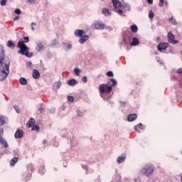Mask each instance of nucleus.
<instances>
[{
	"instance_id": "obj_6",
	"label": "nucleus",
	"mask_w": 182,
	"mask_h": 182,
	"mask_svg": "<svg viewBox=\"0 0 182 182\" xmlns=\"http://www.w3.org/2000/svg\"><path fill=\"white\" fill-rule=\"evenodd\" d=\"M112 4L114 12L118 14V15H123V6L122 3L117 0H112Z\"/></svg>"
},
{
	"instance_id": "obj_16",
	"label": "nucleus",
	"mask_w": 182,
	"mask_h": 182,
	"mask_svg": "<svg viewBox=\"0 0 182 182\" xmlns=\"http://www.w3.org/2000/svg\"><path fill=\"white\" fill-rule=\"evenodd\" d=\"M140 42L139 41V38L134 37L132 39V42L131 43V46H137Z\"/></svg>"
},
{
	"instance_id": "obj_7",
	"label": "nucleus",
	"mask_w": 182,
	"mask_h": 182,
	"mask_svg": "<svg viewBox=\"0 0 182 182\" xmlns=\"http://www.w3.org/2000/svg\"><path fill=\"white\" fill-rule=\"evenodd\" d=\"M168 48V43H161L158 46V50L159 52H164L166 49Z\"/></svg>"
},
{
	"instance_id": "obj_27",
	"label": "nucleus",
	"mask_w": 182,
	"mask_h": 182,
	"mask_svg": "<svg viewBox=\"0 0 182 182\" xmlns=\"http://www.w3.org/2000/svg\"><path fill=\"white\" fill-rule=\"evenodd\" d=\"M154 18V13L153 12V11H149V19H153Z\"/></svg>"
},
{
	"instance_id": "obj_25",
	"label": "nucleus",
	"mask_w": 182,
	"mask_h": 182,
	"mask_svg": "<svg viewBox=\"0 0 182 182\" xmlns=\"http://www.w3.org/2000/svg\"><path fill=\"white\" fill-rule=\"evenodd\" d=\"M7 46L9 48H15V43L12 41H9L7 43Z\"/></svg>"
},
{
	"instance_id": "obj_39",
	"label": "nucleus",
	"mask_w": 182,
	"mask_h": 182,
	"mask_svg": "<svg viewBox=\"0 0 182 182\" xmlns=\"http://www.w3.org/2000/svg\"><path fill=\"white\" fill-rule=\"evenodd\" d=\"M33 26H36V23H31V30L32 31H35V28H33Z\"/></svg>"
},
{
	"instance_id": "obj_44",
	"label": "nucleus",
	"mask_w": 182,
	"mask_h": 182,
	"mask_svg": "<svg viewBox=\"0 0 182 182\" xmlns=\"http://www.w3.org/2000/svg\"><path fill=\"white\" fill-rule=\"evenodd\" d=\"M134 130L137 132V133H140V131H139V129H137V125L135 126L134 127Z\"/></svg>"
},
{
	"instance_id": "obj_26",
	"label": "nucleus",
	"mask_w": 182,
	"mask_h": 182,
	"mask_svg": "<svg viewBox=\"0 0 182 182\" xmlns=\"http://www.w3.org/2000/svg\"><path fill=\"white\" fill-rule=\"evenodd\" d=\"M169 22H171L172 25H177V21L174 18H170L168 19Z\"/></svg>"
},
{
	"instance_id": "obj_48",
	"label": "nucleus",
	"mask_w": 182,
	"mask_h": 182,
	"mask_svg": "<svg viewBox=\"0 0 182 182\" xmlns=\"http://www.w3.org/2000/svg\"><path fill=\"white\" fill-rule=\"evenodd\" d=\"M68 49H72V46L70 44H68L67 46Z\"/></svg>"
},
{
	"instance_id": "obj_23",
	"label": "nucleus",
	"mask_w": 182,
	"mask_h": 182,
	"mask_svg": "<svg viewBox=\"0 0 182 182\" xmlns=\"http://www.w3.org/2000/svg\"><path fill=\"white\" fill-rule=\"evenodd\" d=\"M131 31L134 33H136V32H137V31H139V28H137V26L132 25V26H131Z\"/></svg>"
},
{
	"instance_id": "obj_50",
	"label": "nucleus",
	"mask_w": 182,
	"mask_h": 182,
	"mask_svg": "<svg viewBox=\"0 0 182 182\" xmlns=\"http://www.w3.org/2000/svg\"><path fill=\"white\" fill-rule=\"evenodd\" d=\"M46 143H48V140L44 139V140L43 141V144H46Z\"/></svg>"
},
{
	"instance_id": "obj_52",
	"label": "nucleus",
	"mask_w": 182,
	"mask_h": 182,
	"mask_svg": "<svg viewBox=\"0 0 182 182\" xmlns=\"http://www.w3.org/2000/svg\"><path fill=\"white\" fill-rule=\"evenodd\" d=\"M156 41H160V37H157Z\"/></svg>"
},
{
	"instance_id": "obj_13",
	"label": "nucleus",
	"mask_w": 182,
	"mask_h": 182,
	"mask_svg": "<svg viewBox=\"0 0 182 182\" xmlns=\"http://www.w3.org/2000/svg\"><path fill=\"white\" fill-rule=\"evenodd\" d=\"M75 36H77L78 38H82L83 35H85V31L82 30H76L75 31Z\"/></svg>"
},
{
	"instance_id": "obj_18",
	"label": "nucleus",
	"mask_w": 182,
	"mask_h": 182,
	"mask_svg": "<svg viewBox=\"0 0 182 182\" xmlns=\"http://www.w3.org/2000/svg\"><path fill=\"white\" fill-rule=\"evenodd\" d=\"M33 124H35V119H33V118H31L27 122L26 127L28 128H31Z\"/></svg>"
},
{
	"instance_id": "obj_4",
	"label": "nucleus",
	"mask_w": 182,
	"mask_h": 182,
	"mask_svg": "<svg viewBox=\"0 0 182 182\" xmlns=\"http://www.w3.org/2000/svg\"><path fill=\"white\" fill-rule=\"evenodd\" d=\"M4 124H5V117L0 116V143L4 146L5 149H8L9 145L8 144V142H6V140L2 137V134H4V129H2V126H4Z\"/></svg>"
},
{
	"instance_id": "obj_21",
	"label": "nucleus",
	"mask_w": 182,
	"mask_h": 182,
	"mask_svg": "<svg viewBox=\"0 0 182 182\" xmlns=\"http://www.w3.org/2000/svg\"><path fill=\"white\" fill-rule=\"evenodd\" d=\"M16 163H18V157H14L10 161V166H15Z\"/></svg>"
},
{
	"instance_id": "obj_19",
	"label": "nucleus",
	"mask_w": 182,
	"mask_h": 182,
	"mask_svg": "<svg viewBox=\"0 0 182 182\" xmlns=\"http://www.w3.org/2000/svg\"><path fill=\"white\" fill-rule=\"evenodd\" d=\"M77 83V81L75 79H71L68 81V86H75Z\"/></svg>"
},
{
	"instance_id": "obj_3",
	"label": "nucleus",
	"mask_w": 182,
	"mask_h": 182,
	"mask_svg": "<svg viewBox=\"0 0 182 182\" xmlns=\"http://www.w3.org/2000/svg\"><path fill=\"white\" fill-rule=\"evenodd\" d=\"M24 41H23L21 40L18 42V48H20L18 53H21V55H25V56H27V58H31V55H28L29 48H28V46H26V45L23 43L24 42H29V37H25Z\"/></svg>"
},
{
	"instance_id": "obj_15",
	"label": "nucleus",
	"mask_w": 182,
	"mask_h": 182,
	"mask_svg": "<svg viewBox=\"0 0 182 182\" xmlns=\"http://www.w3.org/2000/svg\"><path fill=\"white\" fill-rule=\"evenodd\" d=\"M33 79H39L41 77V73L37 70H34L33 72Z\"/></svg>"
},
{
	"instance_id": "obj_32",
	"label": "nucleus",
	"mask_w": 182,
	"mask_h": 182,
	"mask_svg": "<svg viewBox=\"0 0 182 182\" xmlns=\"http://www.w3.org/2000/svg\"><path fill=\"white\" fill-rule=\"evenodd\" d=\"M31 177H32V174L28 173L26 176V178H25L26 181H28V180H31Z\"/></svg>"
},
{
	"instance_id": "obj_14",
	"label": "nucleus",
	"mask_w": 182,
	"mask_h": 182,
	"mask_svg": "<svg viewBox=\"0 0 182 182\" xmlns=\"http://www.w3.org/2000/svg\"><path fill=\"white\" fill-rule=\"evenodd\" d=\"M80 38L79 40L80 43L83 44L85 43V42H86V41L89 39V36L85 35Z\"/></svg>"
},
{
	"instance_id": "obj_54",
	"label": "nucleus",
	"mask_w": 182,
	"mask_h": 182,
	"mask_svg": "<svg viewBox=\"0 0 182 182\" xmlns=\"http://www.w3.org/2000/svg\"><path fill=\"white\" fill-rule=\"evenodd\" d=\"M71 144H73V141H71Z\"/></svg>"
},
{
	"instance_id": "obj_57",
	"label": "nucleus",
	"mask_w": 182,
	"mask_h": 182,
	"mask_svg": "<svg viewBox=\"0 0 182 182\" xmlns=\"http://www.w3.org/2000/svg\"><path fill=\"white\" fill-rule=\"evenodd\" d=\"M181 54H182V51H181Z\"/></svg>"
},
{
	"instance_id": "obj_20",
	"label": "nucleus",
	"mask_w": 182,
	"mask_h": 182,
	"mask_svg": "<svg viewBox=\"0 0 182 182\" xmlns=\"http://www.w3.org/2000/svg\"><path fill=\"white\" fill-rule=\"evenodd\" d=\"M43 45L41 43H37L36 50H38V52H41V50H43Z\"/></svg>"
},
{
	"instance_id": "obj_8",
	"label": "nucleus",
	"mask_w": 182,
	"mask_h": 182,
	"mask_svg": "<svg viewBox=\"0 0 182 182\" xmlns=\"http://www.w3.org/2000/svg\"><path fill=\"white\" fill-rule=\"evenodd\" d=\"M168 42L169 43H173V45H176L177 43V41L174 39V35L171 32H169L168 33Z\"/></svg>"
},
{
	"instance_id": "obj_46",
	"label": "nucleus",
	"mask_w": 182,
	"mask_h": 182,
	"mask_svg": "<svg viewBox=\"0 0 182 182\" xmlns=\"http://www.w3.org/2000/svg\"><path fill=\"white\" fill-rule=\"evenodd\" d=\"M28 2H29V4H33V2H35V0H28Z\"/></svg>"
},
{
	"instance_id": "obj_12",
	"label": "nucleus",
	"mask_w": 182,
	"mask_h": 182,
	"mask_svg": "<svg viewBox=\"0 0 182 182\" xmlns=\"http://www.w3.org/2000/svg\"><path fill=\"white\" fill-rule=\"evenodd\" d=\"M124 160H126V154H122L121 156H119L117 159V161L119 164H120V163H123V161H124Z\"/></svg>"
},
{
	"instance_id": "obj_43",
	"label": "nucleus",
	"mask_w": 182,
	"mask_h": 182,
	"mask_svg": "<svg viewBox=\"0 0 182 182\" xmlns=\"http://www.w3.org/2000/svg\"><path fill=\"white\" fill-rule=\"evenodd\" d=\"M146 1H147L148 4H149V5H152V4H153V0H146Z\"/></svg>"
},
{
	"instance_id": "obj_49",
	"label": "nucleus",
	"mask_w": 182,
	"mask_h": 182,
	"mask_svg": "<svg viewBox=\"0 0 182 182\" xmlns=\"http://www.w3.org/2000/svg\"><path fill=\"white\" fill-rule=\"evenodd\" d=\"M26 65H27V66H32V63L28 62V63H26Z\"/></svg>"
},
{
	"instance_id": "obj_36",
	"label": "nucleus",
	"mask_w": 182,
	"mask_h": 182,
	"mask_svg": "<svg viewBox=\"0 0 182 182\" xmlns=\"http://www.w3.org/2000/svg\"><path fill=\"white\" fill-rule=\"evenodd\" d=\"M15 14H16L17 15H21L22 14V12L21 11V9H16L15 10Z\"/></svg>"
},
{
	"instance_id": "obj_51",
	"label": "nucleus",
	"mask_w": 182,
	"mask_h": 182,
	"mask_svg": "<svg viewBox=\"0 0 182 182\" xmlns=\"http://www.w3.org/2000/svg\"><path fill=\"white\" fill-rule=\"evenodd\" d=\"M124 102H121V106L123 107H124Z\"/></svg>"
},
{
	"instance_id": "obj_28",
	"label": "nucleus",
	"mask_w": 182,
	"mask_h": 182,
	"mask_svg": "<svg viewBox=\"0 0 182 182\" xmlns=\"http://www.w3.org/2000/svg\"><path fill=\"white\" fill-rule=\"evenodd\" d=\"M74 73H75L76 76H79L80 74V70L77 68L74 69Z\"/></svg>"
},
{
	"instance_id": "obj_38",
	"label": "nucleus",
	"mask_w": 182,
	"mask_h": 182,
	"mask_svg": "<svg viewBox=\"0 0 182 182\" xmlns=\"http://www.w3.org/2000/svg\"><path fill=\"white\" fill-rule=\"evenodd\" d=\"M139 129H141V130L144 129V126L143 125L142 123H139Z\"/></svg>"
},
{
	"instance_id": "obj_5",
	"label": "nucleus",
	"mask_w": 182,
	"mask_h": 182,
	"mask_svg": "<svg viewBox=\"0 0 182 182\" xmlns=\"http://www.w3.org/2000/svg\"><path fill=\"white\" fill-rule=\"evenodd\" d=\"M154 171V166L151 164H146L142 169L141 170V174H144L149 177L151 176V173Z\"/></svg>"
},
{
	"instance_id": "obj_35",
	"label": "nucleus",
	"mask_w": 182,
	"mask_h": 182,
	"mask_svg": "<svg viewBox=\"0 0 182 182\" xmlns=\"http://www.w3.org/2000/svg\"><path fill=\"white\" fill-rule=\"evenodd\" d=\"M163 5H164V0H159V6H160V8H161L163 6Z\"/></svg>"
},
{
	"instance_id": "obj_33",
	"label": "nucleus",
	"mask_w": 182,
	"mask_h": 182,
	"mask_svg": "<svg viewBox=\"0 0 182 182\" xmlns=\"http://www.w3.org/2000/svg\"><path fill=\"white\" fill-rule=\"evenodd\" d=\"M107 75L109 77H113V72L112 71H108L107 73Z\"/></svg>"
},
{
	"instance_id": "obj_37",
	"label": "nucleus",
	"mask_w": 182,
	"mask_h": 182,
	"mask_svg": "<svg viewBox=\"0 0 182 182\" xmlns=\"http://www.w3.org/2000/svg\"><path fill=\"white\" fill-rule=\"evenodd\" d=\"M82 82H85V83H86L87 82V77L86 76L82 77Z\"/></svg>"
},
{
	"instance_id": "obj_53",
	"label": "nucleus",
	"mask_w": 182,
	"mask_h": 182,
	"mask_svg": "<svg viewBox=\"0 0 182 182\" xmlns=\"http://www.w3.org/2000/svg\"><path fill=\"white\" fill-rule=\"evenodd\" d=\"M82 168H86V166H82Z\"/></svg>"
},
{
	"instance_id": "obj_17",
	"label": "nucleus",
	"mask_w": 182,
	"mask_h": 182,
	"mask_svg": "<svg viewBox=\"0 0 182 182\" xmlns=\"http://www.w3.org/2000/svg\"><path fill=\"white\" fill-rule=\"evenodd\" d=\"M60 86H62V82L60 81H57L53 85V89L55 90H58V89H60Z\"/></svg>"
},
{
	"instance_id": "obj_31",
	"label": "nucleus",
	"mask_w": 182,
	"mask_h": 182,
	"mask_svg": "<svg viewBox=\"0 0 182 182\" xmlns=\"http://www.w3.org/2000/svg\"><path fill=\"white\" fill-rule=\"evenodd\" d=\"M6 2H8V0H1L0 4L1 6H5V5H6Z\"/></svg>"
},
{
	"instance_id": "obj_47",
	"label": "nucleus",
	"mask_w": 182,
	"mask_h": 182,
	"mask_svg": "<svg viewBox=\"0 0 182 182\" xmlns=\"http://www.w3.org/2000/svg\"><path fill=\"white\" fill-rule=\"evenodd\" d=\"M18 19H19V16H16V17L14 18V21H18Z\"/></svg>"
},
{
	"instance_id": "obj_56",
	"label": "nucleus",
	"mask_w": 182,
	"mask_h": 182,
	"mask_svg": "<svg viewBox=\"0 0 182 182\" xmlns=\"http://www.w3.org/2000/svg\"><path fill=\"white\" fill-rule=\"evenodd\" d=\"M181 182H182V177H181Z\"/></svg>"
},
{
	"instance_id": "obj_41",
	"label": "nucleus",
	"mask_w": 182,
	"mask_h": 182,
	"mask_svg": "<svg viewBox=\"0 0 182 182\" xmlns=\"http://www.w3.org/2000/svg\"><path fill=\"white\" fill-rule=\"evenodd\" d=\"M124 8H126L127 11H130V6L129 4H125Z\"/></svg>"
},
{
	"instance_id": "obj_11",
	"label": "nucleus",
	"mask_w": 182,
	"mask_h": 182,
	"mask_svg": "<svg viewBox=\"0 0 182 182\" xmlns=\"http://www.w3.org/2000/svg\"><path fill=\"white\" fill-rule=\"evenodd\" d=\"M136 119H137V114H130L127 117L128 122H134V120H136Z\"/></svg>"
},
{
	"instance_id": "obj_10",
	"label": "nucleus",
	"mask_w": 182,
	"mask_h": 182,
	"mask_svg": "<svg viewBox=\"0 0 182 182\" xmlns=\"http://www.w3.org/2000/svg\"><path fill=\"white\" fill-rule=\"evenodd\" d=\"M14 137L16 139H22L23 137V131L18 129L14 134Z\"/></svg>"
},
{
	"instance_id": "obj_55",
	"label": "nucleus",
	"mask_w": 182,
	"mask_h": 182,
	"mask_svg": "<svg viewBox=\"0 0 182 182\" xmlns=\"http://www.w3.org/2000/svg\"><path fill=\"white\" fill-rule=\"evenodd\" d=\"M166 5H167V1H165Z\"/></svg>"
},
{
	"instance_id": "obj_1",
	"label": "nucleus",
	"mask_w": 182,
	"mask_h": 182,
	"mask_svg": "<svg viewBox=\"0 0 182 182\" xmlns=\"http://www.w3.org/2000/svg\"><path fill=\"white\" fill-rule=\"evenodd\" d=\"M117 85V81L114 79H111L110 82L107 84L100 85L99 87L100 95L105 100H109L112 97L110 93L112 92V87Z\"/></svg>"
},
{
	"instance_id": "obj_29",
	"label": "nucleus",
	"mask_w": 182,
	"mask_h": 182,
	"mask_svg": "<svg viewBox=\"0 0 182 182\" xmlns=\"http://www.w3.org/2000/svg\"><path fill=\"white\" fill-rule=\"evenodd\" d=\"M40 174H45V166H41L39 168Z\"/></svg>"
},
{
	"instance_id": "obj_30",
	"label": "nucleus",
	"mask_w": 182,
	"mask_h": 182,
	"mask_svg": "<svg viewBox=\"0 0 182 182\" xmlns=\"http://www.w3.org/2000/svg\"><path fill=\"white\" fill-rule=\"evenodd\" d=\"M32 130H33V131L36 130V132H39V130H40L39 126H38V125H33Z\"/></svg>"
},
{
	"instance_id": "obj_42",
	"label": "nucleus",
	"mask_w": 182,
	"mask_h": 182,
	"mask_svg": "<svg viewBox=\"0 0 182 182\" xmlns=\"http://www.w3.org/2000/svg\"><path fill=\"white\" fill-rule=\"evenodd\" d=\"M177 73H178L179 75H182V68L178 69Z\"/></svg>"
},
{
	"instance_id": "obj_24",
	"label": "nucleus",
	"mask_w": 182,
	"mask_h": 182,
	"mask_svg": "<svg viewBox=\"0 0 182 182\" xmlns=\"http://www.w3.org/2000/svg\"><path fill=\"white\" fill-rule=\"evenodd\" d=\"M19 82L21 85H28V80H26L25 78L23 77H21L19 80Z\"/></svg>"
},
{
	"instance_id": "obj_40",
	"label": "nucleus",
	"mask_w": 182,
	"mask_h": 182,
	"mask_svg": "<svg viewBox=\"0 0 182 182\" xmlns=\"http://www.w3.org/2000/svg\"><path fill=\"white\" fill-rule=\"evenodd\" d=\"M77 116H79L80 117H82V116H83V113L80 111L77 112Z\"/></svg>"
},
{
	"instance_id": "obj_22",
	"label": "nucleus",
	"mask_w": 182,
	"mask_h": 182,
	"mask_svg": "<svg viewBox=\"0 0 182 182\" xmlns=\"http://www.w3.org/2000/svg\"><path fill=\"white\" fill-rule=\"evenodd\" d=\"M102 12L105 16H109L110 15V11H109V9H103Z\"/></svg>"
},
{
	"instance_id": "obj_9",
	"label": "nucleus",
	"mask_w": 182,
	"mask_h": 182,
	"mask_svg": "<svg viewBox=\"0 0 182 182\" xmlns=\"http://www.w3.org/2000/svg\"><path fill=\"white\" fill-rule=\"evenodd\" d=\"M94 28L95 29H105V28H106V26L102 22L97 21V23H94Z\"/></svg>"
},
{
	"instance_id": "obj_45",
	"label": "nucleus",
	"mask_w": 182,
	"mask_h": 182,
	"mask_svg": "<svg viewBox=\"0 0 182 182\" xmlns=\"http://www.w3.org/2000/svg\"><path fill=\"white\" fill-rule=\"evenodd\" d=\"M14 109L17 112V113H19V110H18V106H14Z\"/></svg>"
},
{
	"instance_id": "obj_2",
	"label": "nucleus",
	"mask_w": 182,
	"mask_h": 182,
	"mask_svg": "<svg viewBox=\"0 0 182 182\" xmlns=\"http://www.w3.org/2000/svg\"><path fill=\"white\" fill-rule=\"evenodd\" d=\"M4 58V49L0 48V81L5 80L9 75L10 61L7 60V63H2Z\"/></svg>"
},
{
	"instance_id": "obj_34",
	"label": "nucleus",
	"mask_w": 182,
	"mask_h": 182,
	"mask_svg": "<svg viewBox=\"0 0 182 182\" xmlns=\"http://www.w3.org/2000/svg\"><path fill=\"white\" fill-rule=\"evenodd\" d=\"M68 102H73V100H75V98L73 96H68Z\"/></svg>"
}]
</instances>
